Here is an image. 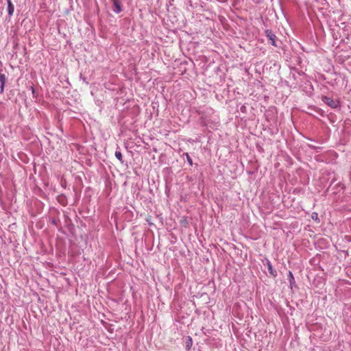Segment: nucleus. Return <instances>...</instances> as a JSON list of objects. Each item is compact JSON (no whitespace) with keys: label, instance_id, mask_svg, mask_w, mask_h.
Returning <instances> with one entry per match:
<instances>
[{"label":"nucleus","instance_id":"nucleus-1","mask_svg":"<svg viewBox=\"0 0 351 351\" xmlns=\"http://www.w3.org/2000/svg\"><path fill=\"white\" fill-rule=\"evenodd\" d=\"M265 36L267 38L268 40L269 41L270 44L274 47H278L276 39L277 37L276 34L273 32L271 29H266L265 31Z\"/></svg>","mask_w":351,"mask_h":351},{"label":"nucleus","instance_id":"nucleus-2","mask_svg":"<svg viewBox=\"0 0 351 351\" xmlns=\"http://www.w3.org/2000/svg\"><path fill=\"white\" fill-rule=\"evenodd\" d=\"M322 101L328 106L332 108H337L339 106V102L337 100H334L333 99L324 96L322 97Z\"/></svg>","mask_w":351,"mask_h":351},{"label":"nucleus","instance_id":"nucleus-3","mask_svg":"<svg viewBox=\"0 0 351 351\" xmlns=\"http://www.w3.org/2000/svg\"><path fill=\"white\" fill-rule=\"evenodd\" d=\"M263 264L265 265L268 269L269 274L274 278H276L278 275V273L276 269L273 268L272 264L271 261L268 258H265L263 261Z\"/></svg>","mask_w":351,"mask_h":351},{"label":"nucleus","instance_id":"nucleus-4","mask_svg":"<svg viewBox=\"0 0 351 351\" xmlns=\"http://www.w3.org/2000/svg\"><path fill=\"white\" fill-rule=\"evenodd\" d=\"M113 3V11L119 14L122 11L121 4L119 0H111Z\"/></svg>","mask_w":351,"mask_h":351},{"label":"nucleus","instance_id":"nucleus-5","mask_svg":"<svg viewBox=\"0 0 351 351\" xmlns=\"http://www.w3.org/2000/svg\"><path fill=\"white\" fill-rule=\"evenodd\" d=\"M7 77L5 74L0 73V93H3Z\"/></svg>","mask_w":351,"mask_h":351},{"label":"nucleus","instance_id":"nucleus-6","mask_svg":"<svg viewBox=\"0 0 351 351\" xmlns=\"http://www.w3.org/2000/svg\"><path fill=\"white\" fill-rule=\"evenodd\" d=\"M287 280L289 282V286L291 289L293 288V287L296 286L294 276L291 271H289L288 272Z\"/></svg>","mask_w":351,"mask_h":351},{"label":"nucleus","instance_id":"nucleus-7","mask_svg":"<svg viewBox=\"0 0 351 351\" xmlns=\"http://www.w3.org/2000/svg\"><path fill=\"white\" fill-rule=\"evenodd\" d=\"M7 5H8V13L10 16H12L13 15L14 11V6L13 3H12L11 0H7Z\"/></svg>","mask_w":351,"mask_h":351},{"label":"nucleus","instance_id":"nucleus-8","mask_svg":"<svg viewBox=\"0 0 351 351\" xmlns=\"http://www.w3.org/2000/svg\"><path fill=\"white\" fill-rule=\"evenodd\" d=\"M193 345V340L190 336H188L186 340V349L189 350Z\"/></svg>","mask_w":351,"mask_h":351},{"label":"nucleus","instance_id":"nucleus-9","mask_svg":"<svg viewBox=\"0 0 351 351\" xmlns=\"http://www.w3.org/2000/svg\"><path fill=\"white\" fill-rule=\"evenodd\" d=\"M115 157L121 162L123 163V156H122V154L120 150H119L118 149L116 150L115 152Z\"/></svg>","mask_w":351,"mask_h":351},{"label":"nucleus","instance_id":"nucleus-10","mask_svg":"<svg viewBox=\"0 0 351 351\" xmlns=\"http://www.w3.org/2000/svg\"><path fill=\"white\" fill-rule=\"evenodd\" d=\"M184 155L186 156V160L190 166L193 165V160L188 153H184Z\"/></svg>","mask_w":351,"mask_h":351},{"label":"nucleus","instance_id":"nucleus-11","mask_svg":"<svg viewBox=\"0 0 351 351\" xmlns=\"http://www.w3.org/2000/svg\"><path fill=\"white\" fill-rule=\"evenodd\" d=\"M311 218L313 220L315 221H317V222H319V217H318V214L317 213H313L311 214Z\"/></svg>","mask_w":351,"mask_h":351},{"label":"nucleus","instance_id":"nucleus-12","mask_svg":"<svg viewBox=\"0 0 351 351\" xmlns=\"http://www.w3.org/2000/svg\"><path fill=\"white\" fill-rule=\"evenodd\" d=\"M51 222L54 226H58V223L60 222V221H59V219L53 218V219H51Z\"/></svg>","mask_w":351,"mask_h":351},{"label":"nucleus","instance_id":"nucleus-13","mask_svg":"<svg viewBox=\"0 0 351 351\" xmlns=\"http://www.w3.org/2000/svg\"><path fill=\"white\" fill-rule=\"evenodd\" d=\"M30 90H31V91H32V95H33V97H36V95L35 88H34L33 86H31V87H30Z\"/></svg>","mask_w":351,"mask_h":351},{"label":"nucleus","instance_id":"nucleus-14","mask_svg":"<svg viewBox=\"0 0 351 351\" xmlns=\"http://www.w3.org/2000/svg\"><path fill=\"white\" fill-rule=\"evenodd\" d=\"M309 147H310L311 148H313V149H315V147H314V146H313V145H309Z\"/></svg>","mask_w":351,"mask_h":351}]
</instances>
